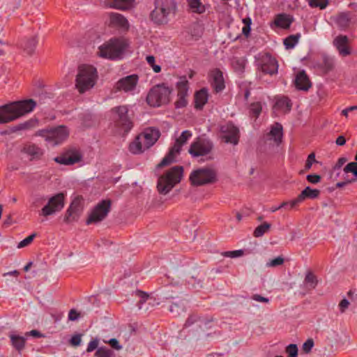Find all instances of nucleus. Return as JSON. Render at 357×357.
<instances>
[{
  "mask_svg": "<svg viewBox=\"0 0 357 357\" xmlns=\"http://www.w3.org/2000/svg\"><path fill=\"white\" fill-rule=\"evenodd\" d=\"M38 43V37L36 36H31L24 41L22 48L28 55H32L35 52Z\"/></svg>",
  "mask_w": 357,
  "mask_h": 357,
  "instance_id": "nucleus-31",
  "label": "nucleus"
},
{
  "mask_svg": "<svg viewBox=\"0 0 357 357\" xmlns=\"http://www.w3.org/2000/svg\"><path fill=\"white\" fill-rule=\"evenodd\" d=\"M308 3L312 8L324 9L328 4V0H308Z\"/></svg>",
  "mask_w": 357,
  "mask_h": 357,
  "instance_id": "nucleus-40",
  "label": "nucleus"
},
{
  "mask_svg": "<svg viewBox=\"0 0 357 357\" xmlns=\"http://www.w3.org/2000/svg\"><path fill=\"white\" fill-rule=\"evenodd\" d=\"M243 255V251L241 250L227 251L222 253V255L226 257L236 258L241 257Z\"/></svg>",
  "mask_w": 357,
  "mask_h": 357,
  "instance_id": "nucleus-50",
  "label": "nucleus"
},
{
  "mask_svg": "<svg viewBox=\"0 0 357 357\" xmlns=\"http://www.w3.org/2000/svg\"><path fill=\"white\" fill-rule=\"evenodd\" d=\"M160 137V132L158 128H147L130 144L129 150L134 154L141 153L151 147Z\"/></svg>",
  "mask_w": 357,
  "mask_h": 357,
  "instance_id": "nucleus-3",
  "label": "nucleus"
},
{
  "mask_svg": "<svg viewBox=\"0 0 357 357\" xmlns=\"http://www.w3.org/2000/svg\"><path fill=\"white\" fill-rule=\"evenodd\" d=\"M108 23L111 26L124 31H128L130 26L128 20L123 15L113 12L108 14Z\"/></svg>",
  "mask_w": 357,
  "mask_h": 357,
  "instance_id": "nucleus-21",
  "label": "nucleus"
},
{
  "mask_svg": "<svg viewBox=\"0 0 357 357\" xmlns=\"http://www.w3.org/2000/svg\"><path fill=\"white\" fill-rule=\"evenodd\" d=\"M139 82V76L136 74L126 76L118 80L114 86L115 91L132 93L137 88Z\"/></svg>",
  "mask_w": 357,
  "mask_h": 357,
  "instance_id": "nucleus-16",
  "label": "nucleus"
},
{
  "mask_svg": "<svg viewBox=\"0 0 357 357\" xmlns=\"http://www.w3.org/2000/svg\"><path fill=\"white\" fill-rule=\"evenodd\" d=\"M36 102L32 99L13 102L0 107V124L9 123L32 112Z\"/></svg>",
  "mask_w": 357,
  "mask_h": 357,
  "instance_id": "nucleus-1",
  "label": "nucleus"
},
{
  "mask_svg": "<svg viewBox=\"0 0 357 357\" xmlns=\"http://www.w3.org/2000/svg\"><path fill=\"white\" fill-rule=\"evenodd\" d=\"M82 159V155L81 152L77 149H73L56 157L54 161L63 165H73L80 162Z\"/></svg>",
  "mask_w": 357,
  "mask_h": 357,
  "instance_id": "nucleus-18",
  "label": "nucleus"
},
{
  "mask_svg": "<svg viewBox=\"0 0 357 357\" xmlns=\"http://www.w3.org/2000/svg\"><path fill=\"white\" fill-rule=\"evenodd\" d=\"M292 22V20L285 14H279L275 17V24L282 29H288Z\"/></svg>",
  "mask_w": 357,
  "mask_h": 357,
  "instance_id": "nucleus-32",
  "label": "nucleus"
},
{
  "mask_svg": "<svg viewBox=\"0 0 357 357\" xmlns=\"http://www.w3.org/2000/svg\"><path fill=\"white\" fill-rule=\"evenodd\" d=\"M97 79L96 68L90 65H81L77 70L75 86L79 93H84L93 88Z\"/></svg>",
  "mask_w": 357,
  "mask_h": 357,
  "instance_id": "nucleus-4",
  "label": "nucleus"
},
{
  "mask_svg": "<svg viewBox=\"0 0 357 357\" xmlns=\"http://www.w3.org/2000/svg\"><path fill=\"white\" fill-rule=\"evenodd\" d=\"M187 96L185 95H178L177 94V100L175 102L176 108H183L185 107L188 104Z\"/></svg>",
  "mask_w": 357,
  "mask_h": 357,
  "instance_id": "nucleus-45",
  "label": "nucleus"
},
{
  "mask_svg": "<svg viewBox=\"0 0 357 357\" xmlns=\"http://www.w3.org/2000/svg\"><path fill=\"white\" fill-rule=\"evenodd\" d=\"M35 236H36V234H32L29 235V236H27L26 238H25L24 240L21 241L18 243L17 248H24V247L29 245L33 241Z\"/></svg>",
  "mask_w": 357,
  "mask_h": 357,
  "instance_id": "nucleus-47",
  "label": "nucleus"
},
{
  "mask_svg": "<svg viewBox=\"0 0 357 357\" xmlns=\"http://www.w3.org/2000/svg\"><path fill=\"white\" fill-rule=\"evenodd\" d=\"M110 199H104L100 202L91 211L86 220V224L98 223L103 220L111 209Z\"/></svg>",
  "mask_w": 357,
  "mask_h": 357,
  "instance_id": "nucleus-11",
  "label": "nucleus"
},
{
  "mask_svg": "<svg viewBox=\"0 0 357 357\" xmlns=\"http://www.w3.org/2000/svg\"><path fill=\"white\" fill-rule=\"evenodd\" d=\"M286 352L289 354V357H296L298 354V348L296 344H291L286 348Z\"/></svg>",
  "mask_w": 357,
  "mask_h": 357,
  "instance_id": "nucleus-49",
  "label": "nucleus"
},
{
  "mask_svg": "<svg viewBox=\"0 0 357 357\" xmlns=\"http://www.w3.org/2000/svg\"><path fill=\"white\" fill-rule=\"evenodd\" d=\"M300 35H291L284 40V45L287 49L293 48L298 42Z\"/></svg>",
  "mask_w": 357,
  "mask_h": 357,
  "instance_id": "nucleus-38",
  "label": "nucleus"
},
{
  "mask_svg": "<svg viewBox=\"0 0 357 357\" xmlns=\"http://www.w3.org/2000/svg\"><path fill=\"white\" fill-rule=\"evenodd\" d=\"M320 195V191L317 189H312L310 187H306L297 197V202H303L306 199H314Z\"/></svg>",
  "mask_w": 357,
  "mask_h": 357,
  "instance_id": "nucleus-27",
  "label": "nucleus"
},
{
  "mask_svg": "<svg viewBox=\"0 0 357 357\" xmlns=\"http://www.w3.org/2000/svg\"><path fill=\"white\" fill-rule=\"evenodd\" d=\"M305 282L308 284L311 288H315L317 284L316 276L312 272H308L305 275Z\"/></svg>",
  "mask_w": 357,
  "mask_h": 357,
  "instance_id": "nucleus-43",
  "label": "nucleus"
},
{
  "mask_svg": "<svg viewBox=\"0 0 357 357\" xmlns=\"http://www.w3.org/2000/svg\"><path fill=\"white\" fill-rule=\"evenodd\" d=\"M335 143L338 146H343L346 143V139L344 136L340 135L336 139Z\"/></svg>",
  "mask_w": 357,
  "mask_h": 357,
  "instance_id": "nucleus-64",
  "label": "nucleus"
},
{
  "mask_svg": "<svg viewBox=\"0 0 357 357\" xmlns=\"http://www.w3.org/2000/svg\"><path fill=\"white\" fill-rule=\"evenodd\" d=\"M111 347L116 350L121 349L122 347L119 344V341L115 338H112L108 341Z\"/></svg>",
  "mask_w": 357,
  "mask_h": 357,
  "instance_id": "nucleus-59",
  "label": "nucleus"
},
{
  "mask_svg": "<svg viewBox=\"0 0 357 357\" xmlns=\"http://www.w3.org/2000/svg\"><path fill=\"white\" fill-rule=\"evenodd\" d=\"M176 4L174 0H155V8L151 13V19L157 24L168 22L171 14H174Z\"/></svg>",
  "mask_w": 357,
  "mask_h": 357,
  "instance_id": "nucleus-7",
  "label": "nucleus"
},
{
  "mask_svg": "<svg viewBox=\"0 0 357 357\" xmlns=\"http://www.w3.org/2000/svg\"><path fill=\"white\" fill-rule=\"evenodd\" d=\"M65 195L58 193L50 198L47 204L42 208L41 215L49 216L62 210L64 207Z\"/></svg>",
  "mask_w": 357,
  "mask_h": 357,
  "instance_id": "nucleus-15",
  "label": "nucleus"
},
{
  "mask_svg": "<svg viewBox=\"0 0 357 357\" xmlns=\"http://www.w3.org/2000/svg\"><path fill=\"white\" fill-rule=\"evenodd\" d=\"M213 149V142L207 139L197 138L192 142L189 149L190 154L193 157L205 156L211 153Z\"/></svg>",
  "mask_w": 357,
  "mask_h": 357,
  "instance_id": "nucleus-14",
  "label": "nucleus"
},
{
  "mask_svg": "<svg viewBox=\"0 0 357 357\" xmlns=\"http://www.w3.org/2000/svg\"><path fill=\"white\" fill-rule=\"evenodd\" d=\"M297 197L290 202H284L282 204H286V206L288 207L289 209H292L296 206H298L301 202H297Z\"/></svg>",
  "mask_w": 357,
  "mask_h": 357,
  "instance_id": "nucleus-60",
  "label": "nucleus"
},
{
  "mask_svg": "<svg viewBox=\"0 0 357 357\" xmlns=\"http://www.w3.org/2000/svg\"><path fill=\"white\" fill-rule=\"evenodd\" d=\"M22 152L29 155L31 159H39L43 155V151L34 144H25Z\"/></svg>",
  "mask_w": 357,
  "mask_h": 357,
  "instance_id": "nucleus-25",
  "label": "nucleus"
},
{
  "mask_svg": "<svg viewBox=\"0 0 357 357\" xmlns=\"http://www.w3.org/2000/svg\"><path fill=\"white\" fill-rule=\"evenodd\" d=\"M82 342V335L77 334L73 335L70 340V345L73 347H78L80 345Z\"/></svg>",
  "mask_w": 357,
  "mask_h": 357,
  "instance_id": "nucleus-53",
  "label": "nucleus"
},
{
  "mask_svg": "<svg viewBox=\"0 0 357 357\" xmlns=\"http://www.w3.org/2000/svg\"><path fill=\"white\" fill-rule=\"evenodd\" d=\"M188 3L190 8L194 13L202 14L206 10L204 5L200 0H188Z\"/></svg>",
  "mask_w": 357,
  "mask_h": 357,
  "instance_id": "nucleus-34",
  "label": "nucleus"
},
{
  "mask_svg": "<svg viewBox=\"0 0 357 357\" xmlns=\"http://www.w3.org/2000/svg\"><path fill=\"white\" fill-rule=\"evenodd\" d=\"M10 340L13 346L18 351L24 349L25 345V339L23 337L17 335H11Z\"/></svg>",
  "mask_w": 357,
  "mask_h": 357,
  "instance_id": "nucleus-36",
  "label": "nucleus"
},
{
  "mask_svg": "<svg viewBox=\"0 0 357 357\" xmlns=\"http://www.w3.org/2000/svg\"><path fill=\"white\" fill-rule=\"evenodd\" d=\"M83 211V199L81 197H76L71 202L69 208L67 209L64 221L70 223L77 220Z\"/></svg>",
  "mask_w": 357,
  "mask_h": 357,
  "instance_id": "nucleus-17",
  "label": "nucleus"
},
{
  "mask_svg": "<svg viewBox=\"0 0 357 357\" xmlns=\"http://www.w3.org/2000/svg\"><path fill=\"white\" fill-rule=\"evenodd\" d=\"M347 162L346 158H340L334 166V169H340Z\"/></svg>",
  "mask_w": 357,
  "mask_h": 357,
  "instance_id": "nucleus-61",
  "label": "nucleus"
},
{
  "mask_svg": "<svg viewBox=\"0 0 357 357\" xmlns=\"http://www.w3.org/2000/svg\"><path fill=\"white\" fill-rule=\"evenodd\" d=\"M250 112L257 118L261 112V105L259 102L253 103L250 105Z\"/></svg>",
  "mask_w": 357,
  "mask_h": 357,
  "instance_id": "nucleus-51",
  "label": "nucleus"
},
{
  "mask_svg": "<svg viewBox=\"0 0 357 357\" xmlns=\"http://www.w3.org/2000/svg\"><path fill=\"white\" fill-rule=\"evenodd\" d=\"M98 346V340L94 339V340L90 341L89 343L88 344V346L86 348V351L88 353L91 352L93 350H95L96 349H97Z\"/></svg>",
  "mask_w": 357,
  "mask_h": 357,
  "instance_id": "nucleus-56",
  "label": "nucleus"
},
{
  "mask_svg": "<svg viewBox=\"0 0 357 357\" xmlns=\"http://www.w3.org/2000/svg\"><path fill=\"white\" fill-rule=\"evenodd\" d=\"M220 138L227 144L236 145L240 138V131L232 122H227L220 127Z\"/></svg>",
  "mask_w": 357,
  "mask_h": 357,
  "instance_id": "nucleus-12",
  "label": "nucleus"
},
{
  "mask_svg": "<svg viewBox=\"0 0 357 357\" xmlns=\"http://www.w3.org/2000/svg\"><path fill=\"white\" fill-rule=\"evenodd\" d=\"M308 182L316 184L320 182L321 176L317 174H309L306 177Z\"/></svg>",
  "mask_w": 357,
  "mask_h": 357,
  "instance_id": "nucleus-55",
  "label": "nucleus"
},
{
  "mask_svg": "<svg viewBox=\"0 0 357 357\" xmlns=\"http://www.w3.org/2000/svg\"><path fill=\"white\" fill-rule=\"evenodd\" d=\"M190 180L192 185L195 186L213 184L218 181V174L213 168H199L192 172Z\"/></svg>",
  "mask_w": 357,
  "mask_h": 357,
  "instance_id": "nucleus-9",
  "label": "nucleus"
},
{
  "mask_svg": "<svg viewBox=\"0 0 357 357\" xmlns=\"http://www.w3.org/2000/svg\"><path fill=\"white\" fill-rule=\"evenodd\" d=\"M284 258L282 257H278L273 259L270 260L266 264V266L268 267H275L283 264Z\"/></svg>",
  "mask_w": 357,
  "mask_h": 357,
  "instance_id": "nucleus-48",
  "label": "nucleus"
},
{
  "mask_svg": "<svg viewBox=\"0 0 357 357\" xmlns=\"http://www.w3.org/2000/svg\"><path fill=\"white\" fill-rule=\"evenodd\" d=\"M292 104L287 97H279L276 98L274 105V109L280 110L284 113L289 112L291 109Z\"/></svg>",
  "mask_w": 357,
  "mask_h": 357,
  "instance_id": "nucleus-28",
  "label": "nucleus"
},
{
  "mask_svg": "<svg viewBox=\"0 0 357 357\" xmlns=\"http://www.w3.org/2000/svg\"><path fill=\"white\" fill-rule=\"evenodd\" d=\"M278 64L275 59L269 55L263 58L261 70L263 73L273 75L278 73Z\"/></svg>",
  "mask_w": 357,
  "mask_h": 357,
  "instance_id": "nucleus-23",
  "label": "nucleus"
},
{
  "mask_svg": "<svg viewBox=\"0 0 357 357\" xmlns=\"http://www.w3.org/2000/svg\"><path fill=\"white\" fill-rule=\"evenodd\" d=\"M252 299L257 302H261L268 303L269 302V299L268 298L264 297L259 294H254L252 296Z\"/></svg>",
  "mask_w": 357,
  "mask_h": 357,
  "instance_id": "nucleus-58",
  "label": "nucleus"
},
{
  "mask_svg": "<svg viewBox=\"0 0 357 357\" xmlns=\"http://www.w3.org/2000/svg\"><path fill=\"white\" fill-rule=\"evenodd\" d=\"M128 108L126 105L115 107L111 109L112 129L120 135L128 133L132 128V122L128 116Z\"/></svg>",
  "mask_w": 357,
  "mask_h": 357,
  "instance_id": "nucleus-5",
  "label": "nucleus"
},
{
  "mask_svg": "<svg viewBox=\"0 0 357 357\" xmlns=\"http://www.w3.org/2000/svg\"><path fill=\"white\" fill-rule=\"evenodd\" d=\"M191 137L192 133L190 131L184 130L181 135L176 138L174 146L170 149L167 155L158 165V167L167 166L174 162L176 156L180 153L182 146L186 144Z\"/></svg>",
  "mask_w": 357,
  "mask_h": 357,
  "instance_id": "nucleus-10",
  "label": "nucleus"
},
{
  "mask_svg": "<svg viewBox=\"0 0 357 357\" xmlns=\"http://www.w3.org/2000/svg\"><path fill=\"white\" fill-rule=\"evenodd\" d=\"M208 98V91L206 89H202L195 93V107L201 109L207 102Z\"/></svg>",
  "mask_w": 357,
  "mask_h": 357,
  "instance_id": "nucleus-30",
  "label": "nucleus"
},
{
  "mask_svg": "<svg viewBox=\"0 0 357 357\" xmlns=\"http://www.w3.org/2000/svg\"><path fill=\"white\" fill-rule=\"evenodd\" d=\"M69 129L64 126H59L50 130H43V135L46 141L57 145L66 140L69 136Z\"/></svg>",
  "mask_w": 357,
  "mask_h": 357,
  "instance_id": "nucleus-13",
  "label": "nucleus"
},
{
  "mask_svg": "<svg viewBox=\"0 0 357 357\" xmlns=\"http://www.w3.org/2000/svg\"><path fill=\"white\" fill-rule=\"evenodd\" d=\"M318 68L324 74H327L334 68L333 59L326 56H323L322 61L318 63Z\"/></svg>",
  "mask_w": 357,
  "mask_h": 357,
  "instance_id": "nucleus-33",
  "label": "nucleus"
},
{
  "mask_svg": "<svg viewBox=\"0 0 357 357\" xmlns=\"http://www.w3.org/2000/svg\"><path fill=\"white\" fill-rule=\"evenodd\" d=\"M294 84L297 89L302 91H308L312 86L310 78L304 70L296 74Z\"/></svg>",
  "mask_w": 357,
  "mask_h": 357,
  "instance_id": "nucleus-24",
  "label": "nucleus"
},
{
  "mask_svg": "<svg viewBox=\"0 0 357 357\" xmlns=\"http://www.w3.org/2000/svg\"><path fill=\"white\" fill-rule=\"evenodd\" d=\"M178 95L188 96V82L185 77L181 78L180 81L176 84Z\"/></svg>",
  "mask_w": 357,
  "mask_h": 357,
  "instance_id": "nucleus-37",
  "label": "nucleus"
},
{
  "mask_svg": "<svg viewBox=\"0 0 357 357\" xmlns=\"http://www.w3.org/2000/svg\"><path fill=\"white\" fill-rule=\"evenodd\" d=\"M173 89L162 83L153 86L149 91L146 102L153 107L168 104L171 100Z\"/></svg>",
  "mask_w": 357,
  "mask_h": 357,
  "instance_id": "nucleus-6",
  "label": "nucleus"
},
{
  "mask_svg": "<svg viewBox=\"0 0 357 357\" xmlns=\"http://www.w3.org/2000/svg\"><path fill=\"white\" fill-rule=\"evenodd\" d=\"M146 60L148 64L152 68L153 70L155 73H158L161 71V67L159 65H156L155 63V56H153L152 55L147 56L146 57Z\"/></svg>",
  "mask_w": 357,
  "mask_h": 357,
  "instance_id": "nucleus-42",
  "label": "nucleus"
},
{
  "mask_svg": "<svg viewBox=\"0 0 357 357\" xmlns=\"http://www.w3.org/2000/svg\"><path fill=\"white\" fill-rule=\"evenodd\" d=\"M208 81L215 93L221 92L225 88L223 73L219 68H213L208 72Z\"/></svg>",
  "mask_w": 357,
  "mask_h": 357,
  "instance_id": "nucleus-19",
  "label": "nucleus"
},
{
  "mask_svg": "<svg viewBox=\"0 0 357 357\" xmlns=\"http://www.w3.org/2000/svg\"><path fill=\"white\" fill-rule=\"evenodd\" d=\"M111 8L119 10H128L133 6L134 0H107Z\"/></svg>",
  "mask_w": 357,
  "mask_h": 357,
  "instance_id": "nucleus-29",
  "label": "nucleus"
},
{
  "mask_svg": "<svg viewBox=\"0 0 357 357\" xmlns=\"http://www.w3.org/2000/svg\"><path fill=\"white\" fill-rule=\"evenodd\" d=\"M38 124L37 121L30 119L26 122L19 124L17 126V130H30L35 128Z\"/></svg>",
  "mask_w": 357,
  "mask_h": 357,
  "instance_id": "nucleus-41",
  "label": "nucleus"
},
{
  "mask_svg": "<svg viewBox=\"0 0 357 357\" xmlns=\"http://www.w3.org/2000/svg\"><path fill=\"white\" fill-rule=\"evenodd\" d=\"M183 169L181 166H175L159 177L157 189L160 194L167 195L178 183L183 176Z\"/></svg>",
  "mask_w": 357,
  "mask_h": 357,
  "instance_id": "nucleus-8",
  "label": "nucleus"
},
{
  "mask_svg": "<svg viewBox=\"0 0 357 357\" xmlns=\"http://www.w3.org/2000/svg\"><path fill=\"white\" fill-rule=\"evenodd\" d=\"M348 43L349 38L347 36L340 35L334 39L333 44L338 50L339 54L342 56H346L351 54Z\"/></svg>",
  "mask_w": 357,
  "mask_h": 357,
  "instance_id": "nucleus-22",
  "label": "nucleus"
},
{
  "mask_svg": "<svg viewBox=\"0 0 357 357\" xmlns=\"http://www.w3.org/2000/svg\"><path fill=\"white\" fill-rule=\"evenodd\" d=\"M137 295L142 298V301H140L141 303L145 302L149 297V295L142 291H137Z\"/></svg>",
  "mask_w": 357,
  "mask_h": 357,
  "instance_id": "nucleus-63",
  "label": "nucleus"
},
{
  "mask_svg": "<svg viewBox=\"0 0 357 357\" xmlns=\"http://www.w3.org/2000/svg\"><path fill=\"white\" fill-rule=\"evenodd\" d=\"M271 226V224L268 222H264L255 228L253 232V236L256 238L262 236L264 234L269 231Z\"/></svg>",
  "mask_w": 357,
  "mask_h": 357,
  "instance_id": "nucleus-35",
  "label": "nucleus"
},
{
  "mask_svg": "<svg viewBox=\"0 0 357 357\" xmlns=\"http://www.w3.org/2000/svg\"><path fill=\"white\" fill-rule=\"evenodd\" d=\"M79 317H80V314L76 310L71 309L69 311L68 319L70 321H76V320H77L79 318Z\"/></svg>",
  "mask_w": 357,
  "mask_h": 357,
  "instance_id": "nucleus-54",
  "label": "nucleus"
},
{
  "mask_svg": "<svg viewBox=\"0 0 357 357\" xmlns=\"http://www.w3.org/2000/svg\"><path fill=\"white\" fill-rule=\"evenodd\" d=\"M349 305V302L346 298L342 299L339 303V308L342 313L344 312Z\"/></svg>",
  "mask_w": 357,
  "mask_h": 357,
  "instance_id": "nucleus-57",
  "label": "nucleus"
},
{
  "mask_svg": "<svg viewBox=\"0 0 357 357\" xmlns=\"http://www.w3.org/2000/svg\"><path fill=\"white\" fill-rule=\"evenodd\" d=\"M317 160L315 158V154L314 153H311L308 155L307 158L305 162V169L306 171H308L311 169L312 165L313 163H317Z\"/></svg>",
  "mask_w": 357,
  "mask_h": 357,
  "instance_id": "nucleus-46",
  "label": "nucleus"
},
{
  "mask_svg": "<svg viewBox=\"0 0 357 357\" xmlns=\"http://www.w3.org/2000/svg\"><path fill=\"white\" fill-rule=\"evenodd\" d=\"M334 22L341 30H346L351 24V17L349 13H340L334 17Z\"/></svg>",
  "mask_w": 357,
  "mask_h": 357,
  "instance_id": "nucleus-26",
  "label": "nucleus"
},
{
  "mask_svg": "<svg viewBox=\"0 0 357 357\" xmlns=\"http://www.w3.org/2000/svg\"><path fill=\"white\" fill-rule=\"evenodd\" d=\"M199 320V318L196 316H190L186 321L185 326H190Z\"/></svg>",
  "mask_w": 357,
  "mask_h": 357,
  "instance_id": "nucleus-62",
  "label": "nucleus"
},
{
  "mask_svg": "<svg viewBox=\"0 0 357 357\" xmlns=\"http://www.w3.org/2000/svg\"><path fill=\"white\" fill-rule=\"evenodd\" d=\"M129 45L124 38H113L99 46L97 55L110 60L120 59Z\"/></svg>",
  "mask_w": 357,
  "mask_h": 357,
  "instance_id": "nucleus-2",
  "label": "nucleus"
},
{
  "mask_svg": "<svg viewBox=\"0 0 357 357\" xmlns=\"http://www.w3.org/2000/svg\"><path fill=\"white\" fill-rule=\"evenodd\" d=\"M282 126L279 123H275L271 126L270 131L265 137V140L269 144L278 146L282 142Z\"/></svg>",
  "mask_w": 357,
  "mask_h": 357,
  "instance_id": "nucleus-20",
  "label": "nucleus"
},
{
  "mask_svg": "<svg viewBox=\"0 0 357 357\" xmlns=\"http://www.w3.org/2000/svg\"><path fill=\"white\" fill-rule=\"evenodd\" d=\"M343 170H344V173H346V174L351 173L357 178V162H349L344 167Z\"/></svg>",
  "mask_w": 357,
  "mask_h": 357,
  "instance_id": "nucleus-44",
  "label": "nucleus"
},
{
  "mask_svg": "<svg viewBox=\"0 0 357 357\" xmlns=\"http://www.w3.org/2000/svg\"><path fill=\"white\" fill-rule=\"evenodd\" d=\"M314 347V341L312 339L307 340L302 346L303 351L308 354L311 351L312 347Z\"/></svg>",
  "mask_w": 357,
  "mask_h": 357,
  "instance_id": "nucleus-52",
  "label": "nucleus"
},
{
  "mask_svg": "<svg viewBox=\"0 0 357 357\" xmlns=\"http://www.w3.org/2000/svg\"><path fill=\"white\" fill-rule=\"evenodd\" d=\"M113 356L114 352L105 347H99L95 353L96 357H113Z\"/></svg>",
  "mask_w": 357,
  "mask_h": 357,
  "instance_id": "nucleus-39",
  "label": "nucleus"
}]
</instances>
